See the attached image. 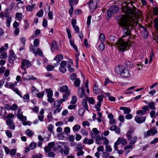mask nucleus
<instances>
[{"label": "nucleus", "mask_w": 158, "mask_h": 158, "mask_svg": "<svg viewBox=\"0 0 158 158\" xmlns=\"http://www.w3.org/2000/svg\"><path fill=\"white\" fill-rule=\"evenodd\" d=\"M127 4L124 7H122V10L124 12L129 15H121L116 17L118 21V24L123 29V34L122 38L127 37V41L121 38L115 43L114 45L117 46L120 51L124 52L127 48L129 47L130 42L129 38L131 35V31L132 27L137 25V20L142 17L141 12L132 5V7H128Z\"/></svg>", "instance_id": "1"}, {"label": "nucleus", "mask_w": 158, "mask_h": 158, "mask_svg": "<svg viewBox=\"0 0 158 158\" xmlns=\"http://www.w3.org/2000/svg\"><path fill=\"white\" fill-rule=\"evenodd\" d=\"M115 73L121 75L124 78H128L130 77V73L128 69H126L123 66L118 65L115 68Z\"/></svg>", "instance_id": "2"}, {"label": "nucleus", "mask_w": 158, "mask_h": 158, "mask_svg": "<svg viewBox=\"0 0 158 158\" xmlns=\"http://www.w3.org/2000/svg\"><path fill=\"white\" fill-rule=\"evenodd\" d=\"M134 132V130L132 127H131L127 133V139L129 141L130 144L131 145L134 144L137 140V137L136 136L132 137Z\"/></svg>", "instance_id": "3"}, {"label": "nucleus", "mask_w": 158, "mask_h": 158, "mask_svg": "<svg viewBox=\"0 0 158 158\" xmlns=\"http://www.w3.org/2000/svg\"><path fill=\"white\" fill-rule=\"evenodd\" d=\"M64 145V143L59 142L55 144L53 151L55 152H63V149L62 148L63 145Z\"/></svg>", "instance_id": "4"}, {"label": "nucleus", "mask_w": 158, "mask_h": 158, "mask_svg": "<svg viewBox=\"0 0 158 158\" xmlns=\"http://www.w3.org/2000/svg\"><path fill=\"white\" fill-rule=\"evenodd\" d=\"M99 3V0H97L94 2L93 0H91L89 3L90 10L92 12L93 11L98 7Z\"/></svg>", "instance_id": "5"}, {"label": "nucleus", "mask_w": 158, "mask_h": 158, "mask_svg": "<svg viewBox=\"0 0 158 158\" xmlns=\"http://www.w3.org/2000/svg\"><path fill=\"white\" fill-rule=\"evenodd\" d=\"M157 133V131L156 127H153L150 130H148L146 133H144V136L146 138L151 135H154Z\"/></svg>", "instance_id": "6"}, {"label": "nucleus", "mask_w": 158, "mask_h": 158, "mask_svg": "<svg viewBox=\"0 0 158 158\" xmlns=\"http://www.w3.org/2000/svg\"><path fill=\"white\" fill-rule=\"evenodd\" d=\"M66 61L64 60L62 61L60 64V67L59 68L60 71L62 73H65L66 71Z\"/></svg>", "instance_id": "7"}, {"label": "nucleus", "mask_w": 158, "mask_h": 158, "mask_svg": "<svg viewBox=\"0 0 158 158\" xmlns=\"http://www.w3.org/2000/svg\"><path fill=\"white\" fill-rule=\"evenodd\" d=\"M21 68L22 69H24L25 66L27 68H28L31 65V64L30 61L27 60L23 59L21 62Z\"/></svg>", "instance_id": "8"}, {"label": "nucleus", "mask_w": 158, "mask_h": 158, "mask_svg": "<svg viewBox=\"0 0 158 158\" xmlns=\"http://www.w3.org/2000/svg\"><path fill=\"white\" fill-rule=\"evenodd\" d=\"M68 95L66 94L64 95L63 96V98L58 100L55 101L54 103V107H56V104H58L60 105L63 102L65 101V99L68 97Z\"/></svg>", "instance_id": "9"}, {"label": "nucleus", "mask_w": 158, "mask_h": 158, "mask_svg": "<svg viewBox=\"0 0 158 158\" xmlns=\"http://www.w3.org/2000/svg\"><path fill=\"white\" fill-rule=\"evenodd\" d=\"M146 119V117H140L138 116H136L135 117V120L137 123H141L144 122Z\"/></svg>", "instance_id": "10"}, {"label": "nucleus", "mask_w": 158, "mask_h": 158, "mask_svg": "<svg viewBox=\"0 0 158 158\" xmlns=\"http://www.w3.org/2000/svg\"><path fill=\"white\" fill-rule=\"evenodd\" d=\"M68 87L66 85H64L61 87L60 91L61 92H64L67 94L68 96L70 94V91L68 90Z\"/></svg>", "instance_id": "11"}, {"label": "nucleus", "mask_w": 158, "mask_h": 158, "mask_svg": "<svg viewBox=\"0 0 158 158\" xmlns=\"http://www.w3.org/2000/svg\"><path fill=\"white\" fill-rule=\"evenodd\" d=\"M6 124L7 125L9 126V128L10 129L14 130L15 128V124L12 122V121L10 119H8L6 120Z\"/></svg>", "instance_id": "12"}, {"label": "nucleus", "mask_w": 158, "mask_h": 158, "mask_svg": "<svg viewBox=\"0 0 158 158\" xmlns=\"http://www.w3.org/2000/svg\"><path fill=\"white\" fill-rule=\"evenodd\" d=\"M78 94L80 98H83V96L85 97V96L86 95H85V93L83 87L79 88L78 89Z\"/></svg>", "instance_id": "13"}, {"label": "nucleus", "mask_w": 158, "mask_h": 158, "mask_svg": "<svg viewBox=\"0 0 158 158\" xmlns=\"http://www.w3.org/2000/svg\"><path fill=\"white\" fill-rule=\"evenodd\" d=\"M110 130L111 131H114L116 133L118 134L119 133L120 131V128L115 125L111 126L110 128Z\"/></svg>", "instance_id": "14"}, {"label": "nucleus", "mask_w": 158, "mask_h": 158, "mask_svg": "<svg viewBox=\"0 0 158 158\" xmlns=\"http://www.w3.org/2000/svg\"><path fill=\"white\" fill-rule=\"evenodd\" d=\"M119 109L123 110L125 114H129L131 111V109L126 107H121L119 108Z\"/></svg>", "instance_id": "15"}, {"label": "nucleus", "mask_w": 158, "mask_h": 158, "mask_svg": "<svg viewBox=\"0 0 158 158\" xmlns=\"http://www.w3.org/2000/svg\"><path fill=\"white\" fill-rule=\"evenodd\" d=\"M110 10L113 13H117L119 10V8L115 6L112 5L110 8Z\"/></svg>", "instance_id": "16"}, {"label": "nucleus", "mask_w": 158, "mask_h": 158, "mask_svg": "<svg viewBox=\"0 0 158 158\" xmlns=\"http://www.w3.org/2000/svg\"><path fill=\"white\" fill-rule=\"evenodd\" d=\"M94 140L92 139H89L87 138H85L83 140V143L86 144H91L93 143Z\"/></svg>", "instance_id": "17"}, {"label": "nucleus", "mask_w": 158, "mask_h": 158, "mask_svg": "<svg viewBox=\"0 0 158 158\" xmlns=\"http://www.w3.org/2000/svg\"><path fill=\"white\" fill-rule=\"evenodd\" d=\"M57 43L55 41H52L51 44V49L52 51L55 49H58Z\"/></svg>", "instance_id": "18"}, {"label": "nucleus", "mask_w": 158, "mask_h": 158, "mask_svg": "<svg viewBox=\"0 0 158 158\" xmlns=\"http://www.w3.org/2000/svg\"><path fill=\"white\" fill-rule=\"evenodd\" d=\"M16 58V56H15V54L10 55V56L9 58V62L11 64H14V61Z\"/></svg>", "instance_id": "19"}, {"label": "nucleus", "mask_w": 158, "mask_h": 158, "mask_svg": "<svg viewBox=\"0 0 158 158\" xmlns=\"http://www.w3.org/2000/svg\"><path fill=\"white\" fill-rule=\"evenodd\" d=\"M56 106V109L54 111L53 113L54 114H56V113H59V112L62 110V108L61 106L59 104H57V105H55Z\"/></svg>", "instance_id": "20"}, {"label": "nucleus", "mask_w": 158, "mask_h": 158, "mask_svg": "<svg viewBox=\"0 0 158 158\" xmlns=\"http://www.w3.org/2000/svg\"><path fill=\"white\" fill-rule=\"evenodd\" d=\"M82 105L85 108V109L89 111V110L88 109L87 99H83L82 102Z\"/></svg>", "instance_id": "21"}, {"label": "nucleus", "mask_w": 158, "mask_h": 158, "mask_svg": "<svg viewBox=\"0 0 158 158\" xmlns=\"http://www.w3.org/2000/svg\"><path fill=\"white\" fill-rule=\"evenodd\" d=\"M63 56L61 54H60L57 55L54 58V60L59 62V61L63 60Z\"/></svg>", "instance_id": "22"}, {"label": "nucleus", "mask_w": 158, "mask_h": 158, "mask_svg": "<svg viewBox=\"0 0 158 158\" xmlns=\"http://www.w3.org/2000/svg\"><path fill=\"white\" fill-rule=\"evenodd\" d=\"M6 114V109L3 107H0V115L4 116Z\"/></svg>", "instance_id": "23"}, {"label": "nucleus", "mask_w": 158, "mask_h": 158, "mask_svg": "<svg viewBox=\"0 0 158 158\" xmlns=\"http://www.w3.org/2000/svg\"><path fill=\"white\" fill-rule=\"evenodd\" d=\"M64 148V153L66 155H68L69 153V148L67 147V144L64 143V145H63Z\"/></svg>", "instance_id": "24"}, {"label": "nucleus", "mask_w": 158, "mask_h": 158, "mask_svg": "<svg viewBox=\"0 0 158 158\" xmlns=\"http://www.w3.org/2000/svg\"><path fill=\"white\" fill-rule=\"evenodd\" d=\"M85 98L86 99L88 100L89 102L91 104H94V103L95 101L93 98H88L87 96H85Z\"/></svg>", "instance_id": "25"}, {"label": "nucleus", "mask_w": 158, "mask_h": 158, "mask_svg": "<svg viewBox=\"0 0 158 158\" xmlns=\"http://www.w3.org/2000/svg\"><path fill=\"white\" fill-rule=\"evenodd\" d=\"M81 81L79 78H77L76 79L74 84V85L76 87H79Z\"/></svg>", "instance_id": "26"}, {"label": "nucleus", "mask_w": 158, "mask_h": 158, "mask_svg": "<svg viewBox=\"0 0 158 158\" xmlns=\"http://www.w3.org/2000/svg\"><path fill=\"white\" fill-rule=\"evenodd\" d=\"M46 92L48 93V97L51 98V97L52 96L53 92L50 89H46Z\"/></svg>", "instance_id": "27"}, {"label": "nucleus", "mask_w": 158, "mask_h": 158, "mask_svg": "<svg viewBox=\"0 0 158 158\" xmlns=\"http://www.w3.org/2000/svg\"><path fill=\"white\" fill-rule=\"evenodd\" d=\"M102 139L101 136L100 135H97L96 138L95 143L97 144H101V143L100 142V141Z\"/></svg>", "instance_id": "28"}, {"label": "nucleus", "mask_w": 158, "mask_h": 158, "mask_svg": "<svg viewBox=\"0 0 158 158\" xmlns=\"http://www.w3.org/2000/svg\"><path fill=\"white\" fill-rule=\"evenodd\" d=\"M93 92L95 94H98L99 93V90L96 85V84L95 83L93 88Z\"/></svg>", "instance_id": "29"}, {"label": "nucleus", "mask_w": 158, "mask_h": 158, "mask_svg": "<svg viewBox=\"0 0 158 158\" xmlns=\"http://www.w3.org/2000/svg\"><path fill=\"white\" fill-rule=\"evenodd\" d=\"M148 107L154 110L155 109V104L154 102H151L148 103Z\"/></svg>", "instance_id": "30"}, {"label": "nucleus", "mask_w": 158, "mask_h": 158, "mask_svg": "<svg viewBox=\"0 0 158 158\" xmlns=\"http://www.w3.org/2000/svg\"><path fill=\"white\" fill-rule=\"evenodd\" d=\"M36 143L35 142H32L29 145V148L31 150H33L35 148Z\"/></svg>", "instance_id": "31"}, {"label": "nucleus", "mask_w": 158, "mask_h": 158, "mask_svg": "<svg viewBox=\"0 0 158 158\" xmlns=\"http://www.w3.org/2000/svg\"><path fill=\"white\" fill-rule=\"evenodd\" d=\"M12 89L17 94H18L21 98H22V96L21 95L20 93L21 92H20L19 90L17 88H13Z\"/></svg>", "instance_id": "32"}, {"label": "nucleus", "mask_w": 158, "mask_h": 158, "mask_svg": "<svg viewBox=\"0 0 158 158\" xmlns=\"http://www.w3.org/2000/svg\"><path fill=\"white\" fill-rule=\"evenodd\" d=\"M113 13L112 12V11L110 10V8L107 10V19H109L111 17L112 15V14Z\"/></svg>", "instance_id": "33"}, {"label": "nucleus", "mask_w": 158, "mask_h": 158, "mask_svg": "<svg viewBox=\"0 0 158 158\" xmlns=\"http://www.w3.org/2000/svg\"><path fill=\"white\" fill-rule=\"evenodd\" d=\"M81 127L79 125H76L73 127V129L74 131H77L80 129Z\"/></svg>", "instance_id": "34"}, {"label": "nucleus", "mask_w": 158, "mask_h": 158, "mask_svg": "<svg viewBox=\"0 0 158 158\" xmlns=\"http://www.w3.org/2000/svg\"><path fill=\"white\" fill-rule=\"evenodd\" d=\"M77 76L75 73H72L70 76V78L71 80L73 81L74 80H75L77 78Z\"/></svg>", "instance_id": "35"}, {"label": "nucleus", "mask_w": 158, "mask_h": 158, "mask_svg": "<svg viewBox=\"0 0 158 158\" xmlns=\"http://www.w3.org/2000/svg\"><path fill=\"white\" fill-rule=\"evenodd\" d=\"M22 14L20 13H17L16 14V18L18 20H20L22 19Z\"/></svg>", "instance_id": "36"}, {"label": "nucleus", "mask_w": 158, "mask_h": 158, "mask_svg": "<svg viewBox=\"0 0 158 158\" xmlns=\"http://www.w3.org/2000/svg\"><path fill=\"white\" fill-rule=\"evenodd\" d=\"M35 5H28L27 6V10L29 11H31L33 10V8H34Z\"/></svg>", "instance_id": "37"}, {"label": "nucleus", "mask_w": 158, "mask_h": 158, "mask_svg": "<svg viewBox=\"0 0 158 158\" xmlns=\"http://www.w3.org/2000/svg\"><path fill=\"white\" fill-rule=\"evenodd\" d=\"M99 38L100 40L102 42H103L105 40V36L102 33H101L100 34Z\"/></svg>", "instance_id": "38"}, {"label": "nucleus", "mask_w": 158, "mask_h": 158, "mask_svg": "<svg viewBox=\"0 0 158 158\" xmlns=\"http://www.w3.org/2000/svg\"><path fill=\"white\" fill-rule=\"evenodd\" d=\"M43 10L41 9L37 13L36 15L39 17H42L43 16Z\"/></svg>", "instance_id": "39"}, {"label": "nucleus", "mask_w": 158, "mask_h": 158, "mask_svg": "<svg viewBox=\"0 0 158 158\" xmlns=\"http://www.w3.org/2000/svg\"><path fill=\"white\" fill-rule=\"evenodd\" d=\"M77 101V98L75 96H73L72 97V100L70 102L71 104H73L76 103Z\"/></svg>", "instance_id": "40"}, {"label": "nucleus", "mask_w": 158, "mask_h": 158, "mask_svg": "<svg viewBox=\"0 0 158 158\" xmlns=\"http://www.w3.org/2000/svg\"><path fill=\"white\" fill-rule=\"evenodd\" d=\"M85 111V110L84 108H81L78 110L79 115L81 116L82 115L84 114Z\"/></svg>", "instance_id": "41"}, {"label": "nucleus", "mask_w": 158, "mask_h": 158, "mask_svg": "<svg viewBox=\"0 0 158 158\" xmlns=\"http://www.w3.org/2000/svg\"><path fill=\"white\" fill-rule=\"evenodd\" d=\"M26 133L27 135L30 137H31L33 136V133L32 131H30L28 129L26 131Z\"/></svg>", "instance_id": "42"}, {"label": "nucleus", "mask_w": 158, "mask_h": 158, "mask_svg": "<svg viewBox=\"0 0 158 158\" xmlns=\"http://www.w3.org/2000/svg\"><path fill=\"white\" fill-rule=\"evenodd\" d=\"M11 21V18L9 17L7 18L6 22V26L8 27H9L10 25V22Z\"/></svg>", "instance_id": "43"}, {"label": "nucleus", "mask_w": 158, "mask_h": 158, "mask_svg": "<svg viewBox=\"0 0 158 158\" xmlns=\"http://www.w3.org/2000/svg\"><path fill=\"white\" fill-rule=\"evenodd\" d=\"M23 99L25 102H28L29 100V96L28 94H26L23 97Z\"/></svg>", "instance_id": "44"}, {"label": "nucleus", "mask_w": 158, "mask_h": 158, "mask_svg": "<svg viewBox=\"0 0 158 158\" xmlns=\"http://www.w3.org/2000/svg\"><path fill=\"white\" fill-rule=\"evenodd\" d=\"M113 83V82L112 81H110L108 78H107L105 79V82L104 83V85L106 86L107 84H112Z\"/></svg>", "instance_id": "45"}, {"label": "nucleus", "mask_w": 158, "mask_h": 158, "mask_svg": "<svg viewBox=\"0 0 158 158\" xmlns=\"http://www.w3.org/2000/svg\"><path fill=\"white\" fill-rule=\"evenodd\" d=\"M154 26L156 30H158V19L156 18L154 20Z\"/></svg>", "instance_id": "46"}, {"label": "nucleus", "mask_w": 158, "mask_h": 158, "mask_svg": "<svg viewBox=\"0 0 158 158\" xmlns=\"http://www.w3.org/2000/svg\"><path fill=\"white\" fill-rule=\"evenodd\" d=\"M120 142L123 145H126L127 143V142L126 140L123 138H120Z\"/></svg>", "instance_id": "47"}, {"label": "nucleus", "mask_w": 158, "mask_h": 158, "mask_svg": "<svg viewBox=\"0 0 158 158\" xmlns=\"http://www.w3.org/2000/svg\"><path fill=\"white\" fill-rule=\"evenodd\" d=\"M8 10L9 9L8 8H7L6 9L5 11V16L6 18H8L10 16V14Z\"/></svg>", "instance_id": "48"}, {"label": "nucleus", "mask_w": 158, "mask_h": 158, "mask_svg": "<svg viewBox=\"0 0 158 158\" xmlns=\"http://www.w3.org/2000/svg\"><path fill=\"white\" fill-rule=\"evenodd\" d=\"M104 44L101 43L98 46V48L101 51L103 50L105 48Z\"/></svg>", "instance_id": "49"}, {"label": "nucleus", "mask_w": 158, "mask_h": 158, "mask_svg": "<svg viewBox=\"0 0 158 158\" xmlns=\"http://www.w3.org/2000/svg\"><path fill=\"white\" fill-rule=\"evenodd\" d=\"M46 68L48 71H51L53 70L54 68L52 65H48L47 66Z\"/></svg>", "instance_id": "50"}, {"label": "nucleus", "mask_w": 158, "mask_h": 158, "mask_svg": "<svg viewBox=\"0 0 158 158\" xmlns=\"http://www.w3.org/2000/svg\"><path fill=\"white\" fill-rule=\"evenodd\" d=\"M81 132L83 135L87 136L88 135V132L85 129H82L81 130Z\"/></svg>", "instance_id": "51"}, {"label": "nucleus", "mask_w": 158, "mask_h": 158, "mask_svg": "<svg viewBox=\"0 0 158 158\" xmlns=\"http://www.w3.org/2000/svg\"><path fill=\"white\" fill-rule=\"evenodd\" d=\"M44 94V93L41 92L40 93H39L36 94L37 97L39 98H42Z\"/></svg>", "instance_id": "52"}, {"label": "nucleus", "mask_w": 158, "mask_h": 158, "mask_svg": "<svg viewBox=\"0 0 158 158\" xmlns=\"http://www.w3.org/2000/svg\"><path fill=\"white\" fill-rule=\"evenodd\" d=\"M110 156V154L107 152H104L102 155V157L103 158H107Z\"/></svg>", "instance_id": "53"}, {"label": "nucleus", "mask_w": 158, "mask_h": 158, "mask_svg": "<svg viewBox=\"0 0 158 158\" xmlns=\"http://www.w3.org/2000/svg\"><path fill=\"white\" fill-rule=\"evenodd\" d=\"M104 95L102 94L98 96L97 97L98 102H101L103 101V98L104 97Z\"/></svg>", "instance_id": "54"}, {"label": "nucleus", "mask_w": 158, "mask_h": 158, "mask_svg": "<svg viewBox=\"0 0 158 158\" xmlns=\"http://www.w3.org/2000/svg\"><path fill=\"white\" fill-rule=\"evenodd\" d=\"M119 120L121 123H123L124 121V118L123 115H120L119 116L118 118Z\"/></svg>", "instance_id": "55"}, {"label": "nucleus", "mask_w": 158, "mask_h": 158, "mask_svg": "<svg viewBox=\"0 0 158 158\" xmlns=\"http://www.w3.org/2000/svg\"><path fill=\"white\" fill-rule=\"evenodd\" d=\"M142 34L143 37L144 38H146L148 37V32H142Z\"/></svg>", "instance_id": "56"}, {"label": "nucleus", "mask_w": 158, "mask_h": 158, "mask_svg": "<svg viewBox=\"0 0 158 158\" xmlns=\"http://www.w3.org/2000/svg\"><path fill=\"white\" fill-rule=\"evenodd\" d=\"M47 24H48L47 20L46 19H44L43 20V23H42V25H43V27H46L47 25Z\"/></svg>", "instance_id": "57"}, {"label": "nucleus", "mask_w": 158, "mask_h": 158, "mask_svg": "<svg viewBox=\"0 0 158 158\" xmlns=\"http://www.w3.org/2000/svg\"><path fill=\"white\" fill-rule=\"evenodd\" d=\"M7 57V54L6 52H4L2 54L0 55V59H2V58L6 59Z\"/></svg>", "instance_id": "58"}, {"label": "nucleus", "mask_w": 158, "mask_h": 158, "mask_svg": "<svg viewBox=\"0 0 158 158\" xmlns=\"http://www.w3.org/2000/svg\"><path fill=\"white\" fill-rule=\"evenodd\" d=\"M33 158H41L42 155L40 153L37 154L36 155L33 156Z\"/></svg>", "instance_id": "59"}, {"label": "nucleus", "mask_w": 158, "mask_h": 158, "mask_svg": "<svg viewBox=\"0 0 158 158\" xmlns=\"http://www.w3.org/2000/svg\"><path fill=\"white\" fill-rule=\"evenodd\" d=\"M39 44V40L37 39H35L34 41V44L35 46H37Z\"/></svg>", "instance_id": "60"}, {"label": "nucleus", "mask_w": 158, "mask_h": 158, "mask_svg": "<svg viewBox=\"0 0 158 158\" xmlns=\"http://www.w3.org/2000/svg\"><path fill=\"white\" fill-rule=\"evenodd\" d=\"M127 114L125 116V118L126 119H130L132 118L133 116L132 114L129 113Z\"/></svg>", "instance_id": "61"}, {"label": "nucleus", "mask_w": 158, "mask_h": 158, "mask_svg": "<svg viewBox=\"0 0 158 158\" xmlns=\"http://www.w3.org/2000/svg\"><path fill=\"white\" fill-rule=\"evenodd\" d=\"M92 131L96 135H98L99 133V131L96 128L93 129Z\"/></svg>", "instance_id": "62"}, {"label": "nucleus", "mask_w": 158, "mask_h": 158, "mask_svg": "<svg viewBox=\"0 0 158 158\" xmlns=\"http://www.w3.org/2000/svg\"><path fill=\"white\" fill-rule=\"evenodd\" d=\"M142 109L146 113V112L149 110L148 106H144L142 108Z\"/></svg>", "instance_id": "63"}, {"label": "nucleus", "mask_w": 158, "mask_h": 158, "mask_svg": "<svg viewBox=\"0 0 158 158\" xmlns=\"http://www.w3.org/2000/svg\"><path fill=\"white\" fill-rule=\"evenodd\" d=\"M106 151L108 152H111L112 151V149L110 146L106 145Z\"/></svg>", "instance_id": "64"}]
</instances>
